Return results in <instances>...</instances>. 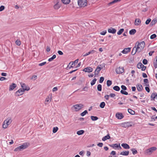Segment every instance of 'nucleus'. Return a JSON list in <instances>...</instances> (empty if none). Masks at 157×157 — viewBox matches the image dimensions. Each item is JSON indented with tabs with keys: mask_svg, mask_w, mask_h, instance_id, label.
I'll list each match as a JSON object with an SVG mask.
<instances>
[{
	"mask_svg": "<svg viewBox=\"0 0 157 157\" xmlns=\"http://www.w3.org/2000/svg\"><path fill=\"white\" fill-rule=\"evenodd\" d=\"M112 84V82L111 81L108 80L107 81V85L108 86H109Z\"/></svg>",
	"mask_w": 157,
	"mask_h": 157,
	"instance_id": "nucleus-43",
	"label": "nucleus"
},
{
	"mask_svg": "<svg viewBox=\"0 0 157 157\" xmlns=\"http://www.w3.org/2000/svg\"><path fill=\"white\" fill-rule=\"evenodd\" d=\"M136 52H138V51H136V49L134 47L131 52L132 55H134L136 53Z\"/></svg>",
	"mask_w": 157,
	"mask_h": 157,
	"instance_id": "nucleus-33",
	"label": "nucleus"
},
{
	"mask_svg": "<svg viewBox=\"0 0 157 157\" xmlns=\"http://www.w3.org/2000/svg\"><path fill=\"white\" fill-rule=\"evenodd\" d=\"M104 78L103 77H101L100 78L99 82L100 83H101L103 82V81L104 80Z\"/></svg>",
	"mask_w": 157,
	"mask_h": 157,
	"instance_id": "nucleus-50",
	"label": "nucleus"
},
{
	"mask_svg": "<svg viewBox=\"0 0 157 157\" xmlns=\"http://www.w3.org/2000/svg\"><path fill=\"white\" fill-rule=\"evenodd\" d=\"M115 96V94L114 93H111L109 95V97L111 98H114Z\"/></svg>",
	"mask_w": 157,
	"mask_h": 157,
	"instance_id": "nucleus-57",
	"label": "nucleus"
},
{
	"mask_svg": "<svg viewBox=\"0 0 157 157\" xmlns=\"http://www.w3.org/2000/svg\"><path fill=\"white\" fill-rule=\"evenodd\" d=\"M103 144L102 143H99L97 144V146L100 147H102Z\"/></svg>",
	"mask_w": 157,
	"mask_h": 157,
	"instance_id": "nucleus-58",
	"label": "nucleus"
},
{
	"mask_svg": "<svg viewBox=\"0 0 157 157\" xmlns=\"http://www.w3.org/2000/svg\"><path fill=\"white\" fill-rule=\"evenodd\" d=\"M88 113V112L86 110H85L84 112H82L80 114V115L81 116H84L85 115Z\"/></svg>",
	"mask_w": 157,
	"mask_h": 157,
	"instance_id": "nucleus-42",
	"label": "nucleus"
},
{
	"mask_svg": "<svg viewBox=\"0 0 157 157\" xmlns=\"http://www.w3.org/2000/svg\"><path fill=\"white\" fill-rule=\"evenodd\" d=\"M137 88L138 90L139 91H141L143 89V87L140 84L138 85L137 86Z\"/></svg>",
	"mask_w": 157,
	"mask_h": 157,
	"instance_id": "nucleus-28",
	"label": "nucleus"
},
{
	"mask_svg": "<svg viewBox=\"0 0 157 157\" xmlns=\"http://www.w3.org/2000/svg\"><path fill=\"white\" fill-rule=\"evenodd\" d=\"M121 0H114L113 1L110 2V4H113L114 3H116L120 1Z\"/></svg>",
	"mask_w": 157,
	"mask_h": 157,
	"instance_id": "nucleus-59",
	"label": "nucleus"
},
{
	"mask_svg": "<svg viewBox=\"0 0 157 157\" xmlns=\"http://www.w3.org/2000/svg\"><path fill=\"white\" fill-rule=\"evenodd\" d=\"M157 22V18H155L151 22V23H150V26H152L155 25V24Z\"/></svg>",
	"mask_w": 157,
	"mask_h": 157,
	"instance_id": "nucleus-22",
	"label": "nucleus"
},
{
	"mask_svg": "<svg viewBox=\"0 0 157 157\" xmlns=\"http://www.w3.org/2000/svg\"><path fill=\"white\" fill-rule=\"evenodd\" d=\"M20 84L22 88V90H24V91L25 90L28 91L29 90V87L28 86H27L25 84L21 82L20 83Z\"/></svg>",
	"mask_w": 157,
	"mask_h": 157,
	"instance_id": "nucleus-10",
	"label": "nucleus"
},
{
	"mask_svg": "<svg viewBox=\"0 0 157 157\" xmlns=\"http://www.w3.org/2000/svg\"><path fill=\"white\" fill-rule=\"evenodd\" d=\"M144 82L146 86H147L148 83V80L147 79L145 78L144 80Z\"/></svg>",
	"mask_w": 157,
	"mask_h": 157,
	"instance_id": "nucleus-48",
	"label": "nucleus"
},
{
	"mask_svg": "<svg viewBox=\"0 0 157 157\" xmlns=\"http://www.w3.org/2000/svg\"><path fill=\"white\" fill-rule=\"evenodd\" d=\"M145 46V43L144 41L140 42L137 41L135 43L134 47L136 49V51H138V52H140L143 50Z\"/></svg>",
	"mask_w": 157,
	"mask_h": 157,
	"instance_id": "nucleus-1",
	"label": "nucleus"
},
{
	"mask_svg": "<svg viewBox=\"0 0 157 157\" xmlns=\"http://www.w3.org/2000/svg\"><path fill=\"white\" fill-rule=\"evenodd\" d=\"M124 69L123 67H119L116 69V72L117 74H121L124 72Z\"/></svg>",
	"mask_w": 157,
	"mask_h": 157,
	"instance_id": "nucleus-8",
	"label": "nucleus"
},
{
	"mask_svg": "<svg viewBox=\"0 0 157 157\" xmlns=\"http://www.w3.org/2000/svg\"><path fill=\"white\" fill-rule=\"evenodd\" d=\"M141 22V21L140 19H136L135 22V24L136 25H140Z\"/></svg>",
	"mask_w": 157,
	"mask_h": 157,
	"instance_id": "nucleus-23",
	"label": "nucleus"
},
{
	"mask_svg": "<svg viewBox=\"0 0 157 157\" xmlns=\"http://www.w3.org/2000/svg\"><path fill=\"white\" fill-rule=\"evenodd\" d=\"M61 6L60 3L59 2H57L56 4L54 6V8L55 9H58Z\"/></svg>",
	"mask_w": 157,
	"mask_h": 157,
	"instance_id": "nucleus-15",
	"label": "nucleus"
},
{
	"mask_svg": "<svg viewBox=\"0 0 157 157\" xmlns=\"http://www.w3.org/2000/svg\"><path fill=\"white\" fill-rule=\"evenodd\" d=\"M52 95H49V96L46 99L45 101V104H47V102H48L49 101H50L52 99Z\"/></svg>",
	"mask_w": 157,
	"mask_h": 157,
	"instance_id": "nucleus-21",
	"label": "nucleus"
},
{
	"mask_svg": "<svg viewBox=\"0 0 157 157\" xmlns=\"http://www.w3.org/2000/svg\"><path fill=\"white\" fill-rule=\"evenodd\" d=\"M96 51L94 50H91L89 52H88V53H86V54H84L83 55V56H86L89 55H90V54H93Z\"/></svg>",
	"mask_w": 157,
	"mask_h": 157,
	"instance_id": "nucleus-25",
	"label": "nucleus"
},
{
	"mask_svg": "<svg viewBox=\"0 0 157 157\" xmlns=\"http://www.w3.org/2000/svg\"><path fill=\"white\" fill-rule=\"evenodd\" d=\"M58 129V128L57 127H54L53 129V133H56Z\"/></svg>",
	"mask_w": 157,
	"mask_h": 157,
	"instance_id": "nucleus-41",
	"label": "nucleus"
},
{
	"mask_svg": "<svg viewBox=\"0 0 157 157\" xmlns=\"http://www.w3.org/2000/svg\"><path fill=\"white\" fill-rule=\"evenodd\" d=\"M56 56L55 55H54L51 58L48 59V61L49 62L52 61L54 59L56 58Z\"/></svg>",
	"mask_w": 157,
	"mask_h": 157,
	"instance_id": "nucleus-34",
	"label": "nucleus"
},
{
	"mask_svg": "<svg viewBox=\"0 0 157 157\" xmlns=\"http://www.w3.org/2000/svg\"><path fill=\"white\" fill-rule=\"evenodd\" d=\"M157 96V94L156 93H152L151 97V101H155Z\"/></svg>",
	"mask_w": 157,
	"mask_h": 157,
	"instance_id": "nucleus-13",
	"label": "nucleus"
},
{
	"mask_svg": "<svg viewBox=\"0 0 157 157\" xmlns=\"http://www.w3.org/2000/svg\"><path fill=\"white\" fill-rule=\"evenodd\" d=\"M62 2L64 4H69L70 0H61Z\"/></svg>",
	"mask_w": 157,
	"mask_h": 157,
	"instance_id": "nucleus-32",
	"label": "nucleus"
},
{
	"mask_svg": "<svg viewBox=\"0 0 157 157\" xmlns=\"http://www.w3.org/2000/svg\"><path fill=\"white\" fill-rule=\"evenodd\" d=\"M136 32V31L135 29H132L130 30L129 32V34L131 35H134Z\"/></svg>",
	"mask_w": 157,
	"mask_h": 157,
	"instance_id": "nucleus-30",
	"label": "nucleus"
},
{
	"mask_svg": "<svg viewBox=\"0 0 157 157\" xmlns=\"http://www.w3.org/2000/svg\"><path fill=\"white\" fill-rule=\"evenodd\" d=\"M156 37V35L155 34H154L151 36L150 39H153L155 38Z\"/></svg>",
	"mask_w": 157,
	"mask_h": 157,
	"instance_id": "nucleus-47",
	"label": "nucleus"
},
{
	"mask_svg": "<svg viewBox=\"0 0 157 157\" xmlns=\"http://www.w3.org/2000/svg\"><path fill=\"white\" fill-rule=\"evenodd\" d=\"M83 106L84 105L83 104H79L73 105V107L75 109V111H78L83 108Z\"/></svg>",
	"mask_w": 157,
	"mask_h": 157,
	"instance_id": "nucleus-6",
	"label": "nucleus"
},
{
	"mask_svg": "<svg viewBox=\"0 0 157 157\" xmlns=\"http://www.w3.org/2000/svg\"><path fill=\"white\" fill-rule=\"evenodd\" d=\"M91 118L93 121H96L98 119V118L97 117L94 116H91Z\"/></svg>",
	"mask_w": 157,
	"mask_h": 157,
	"instance_id": "nucleus-39",
	"label": "nucleus"
},
{
	"mask_svg": "<svg viewBox=\"0 0 157 157\" xmlns=\"http://www.w3.org/2000/svg\"><path fill=\"white\" fill-rule=\"evenodd\" d=\"M132 122H126L122 123L121 126L125 128H128L132 126Z\"/></svg>",
	"mask_w": 157,
	"mask_h": 157,
	"instance_id": "nucleus-5",
	"label": "nucleus"
},
{
	"mask_svg": "<svg viewBox=\"0 0 157 157\" xmlns=\"http://www.w3.org/2000/svg\"><path fill=\"white\" fill-rule=\"evenodd\" d=\"M101 69L100 67H97L95 70V75H97L99 73Z\"/></svg>",
	"mask_w": 157,
	"mask_h": 157,
	"instance_id": "nucleus-27",
	"label": "nucleus"
},
{
	"mask_svg": "<svg viewBox=\"0 0 157 157\" xmlns=\"http://www.w3.org/2000/svg\"><path fill=\"white\" fill-rule=\"evenodd\" d=\"M124 29H121L117 32V34L118 35L121 34L122 33L124 32Z\"/></svg>",
	"mask_w": 157,
	"mask_h": 157,
	"instance_id": "nucleus-35",
	"label": "nucleus"
},
{
	"mask_svg": "<svg viewBox=\"0 0 157 157\" xmlns=\"http://www.w3.org/2000/svg\"><path fill=\"white\" fill-rule=\"evenodd\" d=\"M129 153V152L128 151H123L120 153V155H122L127 156L128 155Z\"/></svg>",
	"mask_w": 157,
	"mask_h": 157,
	"instance_id": "nucleus-24",
	"label": "nucleus"
},
{
	"mask_svg": "<svg viewBox=\"0 0 157 157\" xmlns=\"http://www.w3.org/2000/svg\"><path fill=\"white\" fill-rule=\"evenodd\" d=\"M78 4L80 7H85L87 4L86 0H78Z\"/></svg>",
	"mask_w": 157,
	"mask_h": 157,
	"instance_id": "nucleus-4",
	"label": "nucleus"
},
{
	"mask_svg": "<svg viewBox=\"0 0 157 157\" xmlns=\"http://www.w3.org/2000/svg\"><path fill=\"white\" fill-rule=\"evenodd\" d=\"M16 86L17 85L16 84L14 83H12L10 86L9 89V91H11L13 90Z\"/></svg>",
	"mask_w": 157,
	"mask_h": 157,
	"instance_id": "nucleus-18",
	"label": "nucleus"
},
{
	"mask_svg": "<svg viewBox=\"0 0 157 157\" xmlns=\"http://www.w3.org/2000/svg\"><path fill=\"white\" fill-rule=\"evenodd\" d=\"M131 50L130 48H124L122 52H121L123 54H127Z\"/></svg>",
	"mask_w": 157,
	"mask_h": 157,
	"instance_id": "nucleus-17",
	"label": "nucleus"
},
{
	"mask_svg": "<svg viewBox=\"0 0 157 157\" xmlns=\"http://www.w3.org/2000/svg\"><path fill=\"white\" fill-rule=\"evenodd\" d=\"M121 146L124 149H128L130 148L129 145L126 143H123L121 145Z\"/></svg>",
	"mask_w": 157,
	"mask_h": 157,
	"instance_id": "nucleus-20",
	"label": "nucleus"
},
{
	"mask_svg": "<svg viewBox=\"0 0 157 157\" xmlns=\"http://www.w3.org/2000/svg\"><path fill=\"white\" fill-rule=\"evenodd\" d=\"M109 146L111 147H113V148L119 147L120 149L121 148V147L120 146V144H113L110 145H109Z\"/></svg>",
	"mask_w": 157,
	"mask_h": 157,
	"instance_id": "nucleus-19",
	"label": "nucleus"
},
{
	"mask_svg": "<svg viewBox=\"0 0 157 157\" xmlns=\"http://www.w3.org/2000/svg\"><path fill=\"white\" fill-rule=\"evenodd\" d=\"M97 89L99 91L101 90V84H98L97 86Z\"/></svg>",
	"mask_w": 157,
	"mask_h": 157,
	"instance_id": "nucleus-46",
	"label": "nucleus"
},
{
	"mask_svg": "<svg viewBox=\"0 0 157 157\" xmlns=\"http://www.w3.org/2000/svg\"><path fill=\"white\" fill-rule=\"evenodd\" d=\"M128 113L131 114L133 115L135 114V112H134V111H133L132 109H128Z\"/></svg>",
	"mask_w": 157,
	"mask_h": 157,
	"instance_id": "nucleus-36",
	"label": "nucleus"
},
{
	"mask_svg": "<svg viewBox=\"0 0 157 157\" xmlns=\"http://www.w3.org/2000/svg\"><path fill=\"white\" fill-rule=\"evenodd\" d=\"M24 92V90L21 89H20L15 92V94L16 96H19L23 94Z\"/></svg>",
	"mask_w": 157,
	"mask_h": 157,
	"instance_id": "nucleus-9",
	"label": "nucleus"
},
{
	"mask_svg": "<svg viewBox=\"0 0 157 157\" xmlns=\"http://www.w3.org/2000/svg\"><path fill=\"white\" fill-rule=\"evenodd\" d=\"M46 63V62H44L40 63H39L38 64V65L40 66H42L44 65Z\"/></svg>",
	"mask_w": 157,
	"mask_h": 157,
	"instance_id": "nucleus-55",
	"label": "nucleus"
},
{
	"mask_svg": "<svg viewBox=\"0 0 157 157\" xmlns=\"http://www.w3.org/2000/svg\"><path fill=\"white\" fill-rule=\"evenodd\" d=\"M105 103L104 102H101L100 105V107L102 108H103L104 107L105 105Z\"/></svg>",
	"mask_w": 157,
	"mask_h": 157,
	"instance_id": "nucleus-40",
	"label": "nucleus"
},
{
	"mask_svg": "<svg viewBox=\"0 0 157 157\" xmlns=\"http://www.w3.org/2000/svg\"><path fill=\"white\" fill-rule=\"evenodd\" d=\"M108 31L109 33L113 34L115 33L116 32V29L112 28H110V29H108Z\"/></svg>",
	"mask_w": 157,
	"mask_h": 157,
	"instance_id": "nucleus-16",
	"label": "nucleus"
},
{
	"mask_svg": "<svg viewBox=\"0 0 157 157\" xmlns=\"http://www.w3.org/2000/svg\"><path fill=\"white\" fill-rule=\"evenodd\" d=\"M137 67L139 69L141 68V70L143 71H144L146 69V67L144 66L141 63H139L137 65Z\"/></svg>",
	"mask_w": 157,
	"mask_h": 157,
	"instance_id": "nucleus-11",
	"label": "nucleus"
},
{
	"mask_svg": "<svg viewBox=\"0 0 157 157\" xmlns=\"http://www.w3.org/2000/svg\"><path fill=\"white\" fill-rule=\"evenodd\" d=\"M131 151H132V154L133 155H135L138 153L137 151L135 148L131 149Z\"/></svg>",
	"mask_w": 157,
	"mask_h": 157,
	"instance_id": "nucleus-37",
	"label": "nucleus"
},
{
	"mask_svg": "<svg viewBox=\"0 0 157 157\" xmlns=\"http://www.w3.org/2000/svg\"><path fill=\"white\" fill-rule=\"evenodd\" d=\"M157 148L155 147H152L147 150L146 153L147 155H151L154 151L156 150Z\"/></svg>",
	"mask_w": 157,
	"mask_h": 157,
	"instance_id": "nucleus-7",
	"label": "nucleus"
},
{
	"mask_svg": "<svg viewBox=\"0 0 157 157\" xmlns=\"http://www.w3.org/2000/svg\"><path fill=\"white\" fill-rule=\"evenodd\" d=\"M109 95H106L105 96L104 98L106 100H108L109 99Z\"/></svg>",
	"mask_w": 157,
	"mask_h": 157,
	"instance_id": "nucleus-63",
	"label": "nucleus"
},
{
	"mask_svg": "<svg viewBox=\"0 0 157 157\" xmlns=\"http://www.w3.org/2000/svg\"><path fill=\"white\" fill-rule=\"evenodd\" d=\"M143 63L144 64L146 65L147 64V60L146 59H144L143 60Z\"/></svg>",
	"mask_w": 157,
	"mask_h": 157,
	"instance_id": "nucleus-53",
	"label": "nucleus"
},
{
	"mask_svg": "<svg viewBox=\"0 0 157 157\" xmlns=\"http://www.w3.org/2000/svg\"><path fill=\"white\" fill-rule=\"evenodd\" d=\"M145 89L147 92H149L150 90L149 88L148 87L146 86L145 87Z\"/></svg>",
	"mask_w": 157,
	"mask_h": 157,
	"instance_id": "nucleus-64",
	"label": "nucleus"
},
{
	"mask_svg": "<svg viewBox=\"0 0 157 157\" xmlns=\"http://www.w3.org/2000/svg\"><path fill=\"white\" fill-rule=\"evenodd\" d=\"M154 66L155 68H157V56L156 57L154 61Z\"/></svg>",
	"mask_w": 157,
	"mask_h": 157,
	"instance_id": "nucleus-31",
	"label": "nucleus"
},
{
	"mask_svg": "<svg viewBox=\"0 0 157 157\" xmlns=\"http://www.w3.org/2000/svg\"><path fill=\"white\" fill-rule=\"evenodd\" d=\"M84 131L83 130H80L77 132V134L78 135H82L84 133Z\"/></svg>",
	"mask_w": 157,
	"mask_h": 157,
	"instance_id": "nucleus-29",
	"label": "nucleus"
},
{
	"mask_svg": "<svg viewBox=\"0 0 157 157\" xmlns=\"http://www.w3.org/2000/svg\"><path fill=\"white\" fill-rule=\"evenodd\" d=\"M121 88L123 90H127L126 87L124 85H122L121 86Z\"/></svg>",
	"mask_w": 157,
	"mask_h": 157,
	"instance_id": "nucleus-54",
	"label": "nucleus"
},
{
	"mask_svg": "<svg viewBox=\"0 0 157 157\" xmlns=\"http://www.w3.org/2000/svg\"><path fill=\"white\" fill-rule=\"evenodd\" d=\"M58 90V88L57 87H54L52 89V91L53 92L56 91Z\"/></svg>",
	"mask_w": 157,
	"mask_h": 157,
	"instance_id": "nucleus-62",
	"label": "nucleus"
},
{
	"mask_svg": "<svg viewBox=\"0 0 157 157\" xmlns=\"http://www.w3.org/2000/svg\"><path fill=\"white\" fill-rule=\"evenodd\" d=\"M121 93L122 94H124L125 95H127L128 94V93L127 92L123 90H121Z\"/></svg>",
	"mask_w": 157,
	"mask_h": 157,
	"instance_id": "nucleus-45",
	"label": "nucleus"
},
{
	"mask_svg": "<svg viewBox=\"0 0 157 157\" xmlns=\"http://www.w3.org/2000/svg\"><path fill=\"white\" fill-rule=\"evenodd\" d=\"M4 8L5 7L4 6H1L0 7V11H2L4 9Z\"/></svg>",
	"mask_w": 157,
	"mask_h": 157,
	"instance_id": "nucleus-60",
	"label": "nucleus"
},
{
	"mask_svg": "<svg viewBox=\"0 0 157 157\" xmlns=\"http://www.w3.org/2000/svg\"><path fill=\"white\" fill-rule=\"evenodd\" d=\"M7 80V78L5 77H2L0 78V81H3L4 80Z\"/></svg>",
	"mask_w": 157,
	"mask_h": 157,
	"instance_id": "nucleus-61",
	"label": "nucleus"
},
{
	"mask_svg": "<svg viewBox=\"0 0 157 157\" xmlns=\"http://www.w3.org/2000/svg\"><path fill=\"white\" fill-rule=\"evenodd\" d=\"M78 59H76L75 61L74 62H72V65H74V66H75V64L77 63L78 62Z\"/></svg>",
	"mask_w": 157,
	"mask_h": 157,
	"instance_id": "nucleus-49",
	"label": "nucleus"
},
{
	"mask_svg": "<svg viewBox=\"0 0 157 157\" xmlns=\"http://www.w3.org/2000/svg\"><path fill=\"white\" fill-rule=\"evenodd\" d=\"M114 90L116 91H119L120 90V88L118 86H115L113 88Z\"/></svg>",
	"mask_w": 157,
	"mask_h": 157,
	"instance_id": "nucleus-38",
	"label": "nucleus"
},
{
	"mask_svg": "<svg viewBox=\"0 0 157 157\" xmlns=\"http://www.w3.org/2000/svg\"><path fill=\"white\" fill-rule=\"evenodd\" d=\"M16 44L18 45H20L21 44V42L20 40H17L16 41Z\"/></svg>",
	"mask_w": 157,
	"mask_h": 157,
	"instance_id": "nucleus-56",
	"label": "nucleus"
},
{
	"mask_svg": "<svg viewBox=\"0 0 157 157\" xmlns=\"http://www.w3.org/2000/svg\"><path fill=\"white\" fill-rule=\"evenodd\" d=\"M116 117L118 119H121L124 117L122 113H117L116 114Z\"/></svg>",
	"mask_w": 157,
	"mask_h": 157,
	"instance_id": "nucleus-12",
	"label": "nucleus"
},
{
	"mask_svg": "<svg viewBox=\"0 0 157 157\" xmlns=\"http://www.w3.org/2000/svg\"><path fill=\"white\" fill-rule=\"evenodd\" d=\"M151 19H150V18H149L148 19H147L146 21L145 22V24H146V25H148V24L150 22V21H151Z\"/></svg>",
	"mask_w": 157,
	"mask_h": 157,
	"instance_id": "nucleus-51",
	"label": "nucleus"
},
{
	"mask_svg": "<svg viewBox=\"0 0 157 157\" xmlns=\"http://www.w3.org/2000/svg\"><path fill=\"white\" fill-rule=\"evenodd\" d=\"M106 32H107L105 30V31H103L101 32L100 33V34L101 35H104L106 33Z\"/></svg>",
	"mask_w": 157,
	"mask_h": 157,
	"instance_id": "nucleus-52",
	"label": "nucleus"
},
{
	"mask_svg": "<svg viewBox=\"0 0 157 157\" xmlns=\"http://www.w3.org/2000/svg\"><path fill=\"white\" fill-rule=\"evenodd\" d=\"M96 81L97 79L96 78H95L91 82V86H93V85H94L95 84Z\"/></svg>",
	"mask_w": 157,
	"mask_h": 157,
	"instance_id": "nucleus-44",
	"label": "nucleus"
},
{
	"mask_svg": "<svg viewBox=\"0 0 157 157\" xmlns=\"http://www.w3.org/2000/svg\"><path fill=\"white\" fill-rule=\"evenodd\" d=\"M29 144L28 143H25L22 145L17 147L14 149L15 151H19L27 148Z\"/></svg>",
	"mask_w": 157,
	"mask_h": 157,
	"instance_id": "nucleus-2",
	"label": "nucleus"
},
{
	"mask_svg": "<svg viewBox=\"0 0 157 157\" xmlns=\"http://www.w3.org/2000/svg\"><path fill=\"white\" fill-rule=\"evenodd\" d=\"M93 69L90 67H87L85 68L83 71L86 72H90L93 71Z\"/></svg>",
	"mask_w": 157,
	"mask_h": 157,
	"instance_id": "nucleus-14",
	"label": "nucleus"
},
{
	"mask_svg": "<svg viewBox=\"0 0 157 157\" xmlns=\"http://www.w3.org/2000/svg\"><path fill=\"white\" fill-rule=\"evenodd\" d=\"M110 138V137L109 136V134H108L107 135L103 137L102 140L103 141H105L109 139Z\"/></svg>",
	"mask_w": 157,
	"mask_h": 157,
	"instance_id": "nucleus-26",
	"label": "nucleus"
},
{
	"mask_svg": "<svg viewBox=\"0 0 157 157\" xmlns=\"http://www.w3.org/2000/svg\"><path fill=\"white\" fill-rule=\"evenodd\" d=\"M12 121V120L10 118H7L4 121L2 124V128L5 129L7 128L8 125L11 123Z\"/></svg>",
	"mask_w": 157,
	"mask_h": 157,
	"instance_id": "nucleus-3",
	"label": "nucleus"
}]
</instances>
